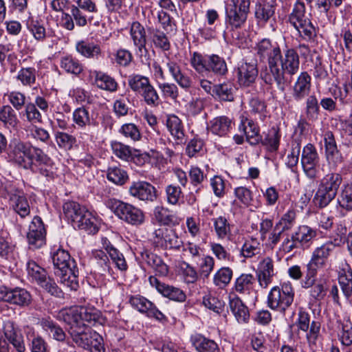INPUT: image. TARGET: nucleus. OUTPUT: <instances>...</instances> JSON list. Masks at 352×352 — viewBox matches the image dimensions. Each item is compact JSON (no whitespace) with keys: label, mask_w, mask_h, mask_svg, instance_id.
I'll list each match as a JSON object with an SVG mask.
<instances>
[{"label":"nucleus","mask_w":352,"mask_h":352,"mask_svg":"<svg viewBox=\"0 0 352 352\" xmlns=\"http://www.w3.org/2000/svg\"><path fill=\"white\" fill-rule=\"evenodd\" d=\"M56 318L67 326V331L72 340L85 349L91 344L98 334L91 331L89 325L102 324L104 321L101 312L96 309L85 307H73L60 310Z\"/></svg>","instance_id":"nucleus-1"},{"label":"nucleus","mask_w":352,"mask_h":352,"mask_svg":"<svg viewBox=\"0 0 352 352\" xmlns=\"http://www.w3.org/2000/svg\"><path fill=\"white\" fill-rule=\"evenodd\" d=\"M278 57L264 75L267 84L274 82L278 90L284 92L300 69V57L294 48H287L278 53Z\"/></svg>","instance_id":"nucleus-2"},{"label":"nucleus","mask_w":352,"mask_h":352,"mask_svg":"<svg viewBox=\"0 0 352 352\" xmlns=\"http://www.w3.org/2000/svg\"><path fill=\"white\" fill-rule=\"evenodd\" d=\"M52 259L54 274L59 277L60 283L72 290H76L78 287V270L68 252L58 249L53 254Z\"/></svg>","instance_id":"nucleus-3"},{"label":"nucleus","mask_w":352,"mask_h":352,"mask_svg":"<svg viewBox=\"0 0 352 352\" xmlns=\"http://www.w3.org/2000/svg\"><path fill=\"white\" fill-rule=\"evenodd\" d=\"M107 206L120 219L132 226H140L145 221L144 212L139 208L122 201L109 199Z\"/></svg>","instance_id":"nucleus-4"},{"label":"nucleus","mask_w":352,"mask_h":352,"mask_svg":"<svg viewBox=\"0 0 352 352\" xmlns=\"http://www.w3.org/2000/svg\"><path fill=\"white\" fill-rule=\"evenodd\" d=\"M9 344H12L17 352H24L25 346L21 330L13 321L3 322L0 329V352H8Z\"/></svg>","instance_id":"nucleus-5"},{"label":"nucleus","mask_w":352,"mask_h":352,"mask_svg":"<svg viewBox=\"0 0 352 352\" xmlns=\"http://www.w3.org/2000/svg\"><path fill=\"white\" fill-rule=\"evenodd\" d=\"M294 298V289L290 283H283L281 287H274L267 296V306L281 313L292 305Z\"/></svg>","instance_id":"nucleus-6"},{"label":"nucleus","mask_w":352,"mask_h":352,"mask_svg":"<svg viewBox=\"0 0 352 352\" xmlns=\"http://www.w3.org/2000/svg\"><path fill=\"white\" fill-rule=\"evenodd\" d=\"M27 272L30 278L36 282L51 295L58 298L63 296L62 290L58 287L54 280L47 276L45 270L35 261H30L28 262Z\"/></svg>","instance_id":"nucleus-7"},{"label":"nucleus","mask_w":352,"mask_h":352,"mask_svg":"<svg viewBox=\"0 0 352 352\" xmlns=\"http://www.w3.org/2000/svg\"><path fill=\"white\" fill-rule=\"evenodd\" d=\"M289 21L299 34L305 38L310 39L315 34V28L311 21L305 16V6L302 1L296 2Z\"/></svg>","instance_id":"nucleus-8"},{"label":"nucleus","mask_w":352,"mask_h":352,"mask_svg":"<svg viewBox=\"0 0 352 352\" xmlns=\"http://www.w3.org/2000/svg\"><path fill=\"white\" fill-rule=\"evenodd\" d=\"M5 190L12 210L21 218L23 219L29 216L31 208L23 190L16 187L12 183H7L5 186Z\"/></svg>","instance_id":"nucleus-9"},{"label":"nucleus","mask_w":352,"mask_h":352,"mask_svg":"<svg viewBox=\"0 0 352 352\" xmlns=\"http://www.w3.org/2000/svg\"><path fill=\"white\" fill-rule=\"evenodd\" d=\"M336 245L332 241L326 242L316 247L311 252V258L307 265L320 271L330 265V258L333 254Z\"/></svg>","instance_id":"nucleus-10"},{"label":"nucleus","mask_w":352,"mask_h":352,"mask_svg":"<svg viewBox=\"0 0 352 352\" xmlns=\"http://www.w3.org/2000/svg\"><path fill=\"white\" fill-rule=\"evenodd\" d=\"M320 157L316 147L307 144L302 149L301 164L306 176L311 179L318 177L319 173Z\"/></svg>","instance_id":"nucleus-11"},{"label":"nucleus","mask_w":352,"mask_h":352,"mask_svg":"<svg viewBox=\"0 0 352 352\" xmlns=\"http://www.w3.org/2000/svg\"><path fill=\"white\" fill-rule=\"evenodd\" d=\"M153 241L156 245L164 249L179 250L182 241L173 229L160 228L154 230Z\"/></svg>","instance_id":"nucleus-12"},{"label":"nucleus","mask_w":352,"mask_h":352,"mask_svg":"<svg viewBox=\"0 0 352 352\" xmlns=\"http://www.w3.org/2000/svg\"><path fill=\"white\" fill-rule=\"evenodd\" d=\"M72 120L74 124L78 129H87V132L80 133V138L90 140L94 138V133L92 129L96 126V123L92 121L89 112L87 109L79 107L75 109L72 113Z\"/></svg>","instance_id":"nucleus-13"},{"label":"nucleus","mask_w":352,"mask_h":352,"mask_svg":"<svg viewBox=\"0 0 352 352\" xmlns=\"http://www.w3.org/2000/svg\"><path fill=\"white\" fill-rule=\"evenodd\" d=\"M157 192L156 188L145 181L133 182L129 188L131 197L145 203L155 201L157 198Z\"/></svg>","instance_id":"nucleus-14"},{"label":"nucleus","mask_w":352,"mask_h":352,"mask_svg":"<svg viewBox=\"0 0 352 352\" xmlns=\"http://www.w3.org/2000/svg\"><path fill=\"white\" fill-rule=\"evenodd\" d=\"M46 231L41 218L35 216L30 226L27 233V239L30 248L37 249L45 244Z\"/></svg>","instance_id":"nucleus-15"},{"label":"nucleus","mask_w":352,"mask_h":352,"mask_svg":"<svg viewBox=\"0 0 352 352\" xmlns=\"http://www.w3.org/2000/svg\"><path fill=\"white\" fill-rule=\"evenodd\" d=\"M248 13L237 9L236 6H230L226 9L225 24L230 32L243 28L245 25Z\"/></svg>","instance_id":"nucleus-16"},{"label":"nucleus","mask_w":352,"mask_h":352,"mask_svg":"<svg viewBox=\"0 0 352 352\" xmlns=\"http://www.w3.org/2000/svg\"><path fill=\"white\" fill-rule=\"evenodd\" d=\"M139 258L151 267L156 275L165 276L168 273V267L163 260L155 254H153L144 248L137 250Z\"/></svg>","instance_id":"nucleus-17"},{"label":"nucleus","mask_w":352,"mask_h":352,"mask_svg":"<svg viewBox=\"0 0 352 352\" xmlns=\"http://www.w3.org/2000/svg\"><path fill=\"white\" fill-rule=\"evenodd\" d=\"M150 285L155 287L159 293L170 300L178 302L186 300V296L181 289L161 283L155 276L148 278Z\"/></svg>","instance_id":"nucleus-18"},{"label":"nucleus","mask_w":352,"mask_h":352,"mask_svg":"<svg viewBox=\"0 0 352 352\" xmlns=\"http://www.w3.org/2000/svg\"><path fill=\"white\" fill-rule=\"evenodd\" d=\"M275 275L274 261L270 257L263 258L258 263L256 276L259 285L267 288L272 283Z\"/></svg>","instance_id":"nucleus-19"},{"label":"nucleus","mask_w":352,"mask_h":352,"mask_svg":"<svg viewBox=\"0 0 352 352\" xmlns=\"http://www.w3.org/2000/svg\"><path fill=\"white\" fill-rule=\"evenodd\" d=\"M129 302L132 307L140 312L146 314L149 317H153L160 320L164 318V314L157 309L153 303L143 296H132Z\"/></svg>","instance_id":"nucleus-20"},{"label":"nucleus","mask_w":352,"mask_h":352,"mask_svg":"<svg viewBox=\"0 0 352 352\" xmlns=\"http://www.w3.org/2000/svg\"><path fill=\"white\" fill-rule=\"evenodd\" d=\"M258 69L254 63L242 62L236 69L237 80L240 85L249 87L254 82Z\"/></svg>","instance_id":"nucleus-21"},{"label":"nucleus","mask_w":352,"mask_h":352,"mask_svg":"<svg viewBox=\"0 0 352 352\" xmlns=\"http://www.w3.org/2000/svg\"><path fill=\"white\" fill-rule=\"evenodd\" d=\"M1 298L11 304L19 306H25L29 304L31 296L29 292L25 289L15 288L13 289L1 290Z\"/></svg>","instance_id":"nucleus-22"},{"label":"nucleus","mask_w":352,"mask_h":352,"mask_svg":"<svg viewBox=\"0 0 352 352\" xmlns=\"http://www.w3.org/2000/svg\"><path fill=\"white\" fill-rule=\"evenodd\" d=\"M31 149L32 146L29 144L16 142L10 151V157L19 165L27 168L30 166Z\"/></svg>","instance_id":"nucleus-23"},{"label":"nucleus","mask_w":352,"mask_h":352,"mask_svg":"<svg viewBox=\"0 0 352 352\" xmlns=\"http://www.w3.org/2000/svg\"><path fill=\"white\" fill-rule=\"evenodd\" d=\"M274 0H258L255 5L254 16L258 23L265 24L274 15Z\"/></svg>","instance_id":"nucleus-24"},{"label":"nucleus","mask_w":352,"mask_h":352,"mask_svg":"<svg viewBox=\"0 0 352 352\" xmlns=\"http://www.w3.org/2000/svg\"><path fill=\"white\" fill-rule=\"evenodd\" d=\"M130 35L134 45L138 48V54L142 56L146 54V36L144 26L138 21L133 22L131 26Z\"/></svg>","instance_id":"nucleus-25"},{"label":"nucleus","mask_w":352,"mask_h":352,"mask_svg":"<svg viewBox=\"0 0 352 352\" xmlns=\"http://www.w3.org/2000/svg\"><path fill=\"white\" fill-rule=\"evenodd\" d=\"M166 126L177 144H182L186 140V135L182 121L178 116L170 114L166 119Z\"/></svg>","instance_id":"nucleus-26"},{"label":"nucleus","mask_w":352,"mask_h":352,"mask_svg":"<svg viewBox=\"0 0 352 352\" xmlns=\"http://www.w3.org/2000/svg\"><path fill=\"white\" fill-rule=\"evenodd\" d=\"M311 76L307 72H302L296 78L293 86V97L300 100L309 94L311 89Z\"/></svg>","instance_id":"nucleus-27"},{"label":"nucleus","mask_w":352,"mask_h":352,"mask_svg":"<svg viewBox=\"0 0 352 352\" xmlns=\"http://www.w3.org/2000/svg\"><path fill=\"white\" fill-rule=\"evenodd\" d=\"M239 131H243L247 141L252 145H256L261 141L259 127L253 120L242 118L239 126Z\"/></svg>","instance_id":"nucleus-28"},{"label":"nucleus","mask_w":352,"mask_h":352,"mask_svg":"<svg viewBox=\"0 0 352 352\" xmlns=\"http://www.w3.org/2000/svg\"><path fill=\"white\" fill-rule=\"evenodd\" d=\"M256 50L257 54L261 57L267 58L269 69L274 60L278 57L280 49L277 44H272L269 39L264 38L257 44Z\"/></svg>","instance_id":"nucleus-29"},{"label":"nucleus","mask_w":352,"mask_h":352,"mask_svg":"<svg viewBox=\"0 0 352 352\" xmlns=\"http://www.w3.org/2000/svg\"><path fill=\"white\" fill-rule=\"evenodd\" d=\"M232 128V120L226 116H218L211 120L208 126V130L212 134L220 137L226 135Z\"/></svg>","instance_id":"nucleus-30"},{"label":"nucleus","mask_w":352,"mask_h":352,"mask_svg":"<svg viewBox=\"0 0 352 352\" xmlns=\"http://www.w3.org/2000/svg\"><path fill=\"white\" fill-rule=\"evenodd\" d=\"M229 307L238 323L246 324L249 322V309L239 297L230 298Z\"/></svg>","instance_id":"nucleus-31"},{"label":"nucleus","mask_w":352,"mask_h":352,"mask_svg":"<svg viewBox=\"0 0 352 352\" xmlns=\"http://www.w3.org/2000/svg\"><path fill=\"white\" fill-rule=\"evenodd\" d=\"M338 280L344 295L349 298L352 294V270L350 265L344 263L339 270Z\"/></svg>","instance_id":"nucleus-32"},{"label":"nucleus","mask_w":352,"mask_h":352,"mask_svg":"<svg viewBox=\"0 0 352 352\" xmlns=\"http://www.w3.org/2000/svg\"><path fill=\"white\" fill-rule=\"evenodd\" d=\"M63 212L68 220L71 221L73 227L80 221L84 212L87 210L75 201H68L63 206Z\"/></svg>","instance_id":"nucleus-33"},{"label":"nucleus","mask_w":352,"mask_h":352,"mask_svg":"<svg viewBox=\"0 0 352 352\" xmlns=\"http://www.w3.org/2000/svg\"><path fill=\"white\" fill-rule=\"evenodd\" d=\"M191 342L198 352H220L217 344L200 334L191 337Z\"/></svg>","instance_id":"nucleus-34"},{"label":"nucleus","mask_w":352,"mask_h":352,"mask_svg":"<svg viewBox=\"0 0 352 352\" xmlns=\"http://www.w3.org/2000/svg\"><path fill=\"white\" fill-rule=\"evenodd\" d=\"M95 73L94 84L98 88L109 92L117 91L118 85L113 78L103 72H95Z\"/></svg>","instance_id":"nucleus-35"},{"label":"nucleus","mask_w":352,"mask_h":352,"mask_svg":"<svg viewBox=\"0 0 352 352\" xmlns=\"http://www.w3.org/2000/svg\"><path fill=\"white\" fill-rule=\"evenodd\" d=\"M80 221L75 225L74 228L84 230L88 234H95L98 230L97 219L87 210L84 212Z\"/></svg>","instance_id":"nucleus-36"},{"label":"nucleus","mask_w":352,"mask_h":352,"mask_svg":"<svg viewBox=\"0 0 352 352\" xmlns=\"http://www.w3.org/2000/svg\"><path fill=\"white\" fill-rule=\"evenodd\" d=\"M342 182L341 175L337 173H331L325 175L320 181L318 185L324 188V189L333 192L336 196L338 190Z\"/></svg>","instance_id":"nucleus-37"},{"label":"nucleus","mask_w":352,"mask_h":352,"mask_svg":"<svg viewBox=\"0 0 352 352\" xmlns=\"http://www.w3.org/2000/svg\"><path fill=\"white\" fill-rule=\"evenodd\" d=\"M261 251V245L256 238L248 237L245 239L241 248L240 254L245 258H250L258 255Z\"/></svg>","instance_id":"nucleus-38"},{"label":"nucleus","mask_w":352,"mask_h":352,"mask_svg":"<svg viewBox=\"0 0 352 352\" xmlns=\"http://www.w3.org/2000/svg\"><path fill=\"white\" fill-rule=\"evenodd\" d=\"M214 230L219 239H229L231 235V224L226 217L219 216L212 219Z\"/></svg>","instance_id":"nucleus-39"},{"label":"nucleus","mask_w":352,"mask_h":352,"mask_svg":"<svg viewBox=\"0 0 352 352\" xmlns=\"http://www.w3.org/2000/svg\"><path fill=\"white\" fill-rule=\"evenodd\" d=\"M280 136L279 129L272 127L261 142L269 152L276 153L279 147Z\"/></svg>","instance_id":"nucleus-40"},{"label":"nucleus","mask_w":352,"mask_h":352,"mask_svg":"<svg viewBox=\"0 0 352 352\" xmlns=\"http://www.w3.org/2000/svg\"><path fill=\"white\" fill-rule=\"evenodd\" d=\"M153 215L155 220L162 225H175L177 221L173 212L164 206H156L154 209Z\"/></svg>","instance_id":"nucleus-41"},{"label":"nucleus","mask_w":352,"mask_h":352,"mask_svg":"<svg viewBox=\"0 0 352 352\" xmlns=\"http://www.w3.org/2000/svg\"><path fill=\"white\" fill-rule=\"evenodd\" d=\"M207 67V74L212 72L217 75H223L228 71L225 60L216 54L208 56Z\"/></svg>","instance_id":"nucleus-42"},{"label":"nucleus","mask_w":352,"mask_h":352,"mask_svg":"<svg viewBox=\"0 0 352 352\" xmlns=\"http://www.w3.org/2000/svg\"><path fill=\"white\" fill-rule=\"evenodd\" d=\"M336 197L333 192L324 189L323 187L318 185L313 198V202L316 207L323 208L327 206Z\"/></svg>","instance_id":"nucleus-43"},{"label":"nucleus","mask_w":352,"mask_h":352,"mask_svg":"<svg viewBox=\"0 0 352 352\" xmlns=\"http://www.w3.org/2000/svg\"><path fill=\"white\" fill-rule=\"evenodd\" d=\"M60 66L65 72L76 76L79 75L83 70V66L80 61L69 56L61 58Z\"/></svg>","instance_id":"nucleus-44"},{"label":"nucleus","mask_w":352,"mask_h":352,"mask_svg":"<svg viewBox=\"0 0 352 352\" xmlns=\"http://www.w3.org/2000/svg\"><path fill=\"white\" fill-rule=\"evenodd\" d=\"M41 324L49 334L56 340L63 342L66 338V334L63 329L58 325L55 322L50 319H44L41 322Z\"/></svg>","instance_id":"nucleus-45"},{"label":"nucleus","mask_w":352,"mask_h":352,"mask_svg":"<svg viewBox=\"0 0 352 352\" xmlns=\"http://www.w3.org/2000/svg\"><path fill=\"white\" fill-rule=\"evenodd\" d=\"M293 234L300 245H307L317 236L316 230L308 226H299Z\"/></svg>","instance_id":"nucleus-46"},{"label":"nucleus","mask_w":352,"mask_h":352,"mask_svg":"<svg viewBox=\"0 0 352 352\" xmlns=\"http://www.w3.org/2000/svg\"><path fill=\"white\" fill-rule=\"evenodd\" d=\"M77 52L86 58H94L100 54L101 50L98 45L94 43H89L85 41L76 43Z\"/></svg>","instance_id":"nucleus-47"},{"label":"nucleus","mask_w":352,"mask_h":352,"mask_svg":"<svg viewBox=\"0 0 352 352\" xmlns=\"http://www.w3.org/2000/svg\"><path fill=\"white\" fill-rule=\"evenodd\" d=\"M208 56H204L197 52H194L190 55V65L197 73L200 74H207Z\"/></svg>","instance_id":"nucleus-48"},{"label":"nucleus","mask_w":352,"mask_h":352,"mask_svg":"<svg viewBox=\"0 0 352 352\" xmlns=\"http://www.w3.org/2000/svg\"><path fill=\"white\" fill-rule=\"evenodd\" d=\"M232 277V270L228 267H223L214 274L213 283L217 287L223 288L230 283Z\"/></svg>","instance_id":"nucleus-49"},{"label":"nucleus","mask_w":352,"mask_h":352,"mask_svg":"<svg viewBox=\"0 0 352 352\" xmlns=\"http://www.w3.org/2000/svg\"><path fill=\"white\" fill-rule=\"evenodd\" d=\"M254 282L255 278L252 274H242L236 279L235 290L240 294L249 292L252 288Z\"/></svg>","instance_id":"nucleus-50"},{"label":"nucleus","mask_w":352,"mask_h":352,"mask_svg":"<svg viewBox=\"0 0 352 352\" xmlns=\"http://www.w3.org/2000/svg\"><path fill=\"white\" fill-rule=\"evenodd\" d=\"M320 106L318 98L314 95L308 96L305 102V115L307 119L311 121L318 118Z\"/></svg>","instance_id":"nucleus-51"},{"label":"nucleus","mask_w":352,"mask_h":352,"mask_svg":"<svg viewBox=\"0 0 352 352\" xmlns=\"http://www.w3.org/2000/svg\"><path fill=\"white\" fill-rule=\"evenodd\" d=\"M338 203L346 210H352V182L343 186L338 197Z\"/></svg>","instance_id":"nucleus-52"},{"label":"nucleus","mask_w":352,"mask_h":352,"mask_svg":"<svg viewBox=\"0 0 352 352\" xmlns=\"http://www.w3.org/2000/svg\"><path fill=\"white\" fill-rule=\"evenodd\" d=\"M107 179L116 185L122 186L129 179V176L124 170L115 166L108 169Z\"/></svg>","instance_id":"nucleus-53"},{"label":"nucleus","mask_w":352,"mask_h":352,"mask_svg":"<svg viewBox=\"0 0 352 352\" xmlns=\"http://www.w3.org/2000/svg\"><path fill=\"white\" fill-rule=\"evenodd\" d=\"M149 82L150 80L148 77L140 74H133L128 77L129 87L137 94H139Z\"/></svg>","instance_id":"nucleus-54"},{"label":"nucleus","mask_w":352,"mask_h":352,"mask_svg":"<svg viewBox=\"0 0 352 352\" xmlns=\"http://www.w3.org/2000/svg\"><path fill=\"white\" fill-rule=\"evenodd\" d=\"M36 73L34 67H22L18 72L16 78L23 86L31 87L35 83Z\"/></svg>","instance_id":"nucleus-55"},{"label":"nucleus","mask_w":352,"mask_h":352,"mask_svg":"<svg viewBox=\"0 0 352 352\" xmlns=\"http://www.w3.org/2000/svg\"><path fill=\"white\" fill-rule=\"evenodd\" d=\"M212 91L219 98L220 100L224 101H233V86L230 83H222L214 86Z\"/></svg>","instance_id":"nucleus-56"},{"label":"nucleus","mask_w":352,"mask_h":352,"mask_svg":"<svg viewBox=\"0 0 352 352\" xmlns=\"http://www.w3.org/2000/svg\"><path fill=\"white\" fill-rule=\"evenodd\" d=\"M152 41L154 45L164 51L170 50V44L166 34L160 30L153 29L151 32Z\"/></svg>","instance_id":"nucleus-57"},{"label":"nucleus","mask_w":352,"mask_h":352,"mask_svg":"<svg viewBox=\"0 0 352 352\" xmlns=\"http://www.w3.org/2000/svg\"><path fill=\"white\" fill-rule=\"evenodd\" d=\"M111 148L113 154L122 160L129 161L131 158L132 150L128 145L115 141L111 143Z\"/></svg>","instance_id":"nucleus-58"},{"label":"nucleus","mask_w":352,"mask_h":352,"mask_svg":"<svg viewBox=\"0 0 352 352\" xmlns=\"http://www.w3.org/2000/svg\"><path fill=\"white\" fill-rule=\"evenodd\" d=\"M166 201L171 205H179V201L182 198V191L179 186L170 184L165 189Z\"/></svg>","instance_id":"nucleus-59"},{"label":"nucleus","mask_w":352,"mask_h":352,"mask_svg":"<svg viewBox=\"0 0 352 352\" xmlns=\"http://www.w3.org/2000/svg\"><path fill=\"white\" fill-rule=\"evenodd\" d=\"M119 133L133 142L138 141L141 138L140 131L133 123L124 124L119 129Z\"/></svg>","instance_id":"nucleus-60"},{"label":"nucleus","mask_w":352,"mask_h":352,"mask_svg":"<svg viewBox=\"0 0 352 352\" xmlns=\"http://www.w3.org/2000/svg\"><path fill=\"white\" fill-rule=\"evenodd\" d=\"M55 139L58 146L65 150H71L76 142L74 136L65 132H56Z\"/></svg>","instance_id":"nucleus-61"},{"label":"nucleus","mask_w":352,"mask_h":352,"mask_svg":"<svg viewBox=\"0 0 352 352\" xmlns=\"http://www.w3.org/2000/svg\"><path fill=\"white\" fill-rule=\"evenodd\" d=\"M202 303L205 307L217 314L222 312L225 305L223 301L211 295L205 296Z\"/></svg>","instance_id":"nucleus-62"},{"label":"nucleus","mask_w":352,"mask_h":352,"mask_svg":"<svg viewBox=\"0 0 352 352\" xmlns=\"http://www.w3.org/2000/svg\"><path fill=\"white\" fill-rule=\"evenodd\" d=\"M296 217V212L294 210H289L276 225L280 228L282 231H287L294 226Z\"/></svg>","instance_id":"nucleus-63"},{"label":"nucleus","mask_w":352,"mask_h":352,"mask_svg":"<svg viewBox=\"0 0 352 352\" xmlns=\"http://www.w3.org/2000/svg\"><path fill=\"white\" fill-rule=\"evenodd\" d=\"M28 29L37 41H43L47 36L44 26L37 21H32L28 25Z\"/></svg>","instance_id":"nucleus-64"}]
</instances>
